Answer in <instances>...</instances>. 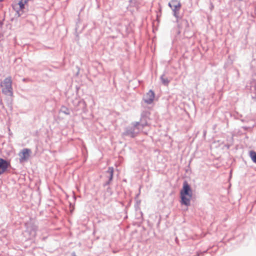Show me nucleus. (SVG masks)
Segmentation results:
<instances>
[{
    "mask_svg": "<svg viewBox=\"0 0 256 256\" xmlns=\"http://www.w3.org/2000/svg\"><path fill=\"white\" fill-rule=\"evenodd\" d=\"M181 204L188 206L190 204V200L192 198V192L190 184L187 182L183 183L182 188L180 192Z\"/></svg>",
    "mask_w": 256,
    "mask_h": 256,
    "instance_id": "1",
    "label": "nucleus"
},
{
    "mask_svg": "<svg viewBox=\"0 0 256 256\" xmlns=\"http://www.w3.org/2000/svg\"><path fill=\"white\" fill-rule=\"evenodd\" d=\"M138 124V123L132 122L130 126L126 128L124 132L122 133V136L131 138H135L139 133L138 130L136 127Z\"/></svg>",
    "mask_w": 256,
    "mask_h": 256,
    "instance_id": "2",
    "label": "nucleus"
},
{
    "mask_svg": "<svg viewBox=\"0 0 256 256\" xmlns=\"http://www.w3.org/2000/svg\"><path fill=\"white\" fill-rule=\"evenodd\" d=\"M31 152V150L29 148H24L20 152L19 154L20 158V163L28 161L30 156V153Z\"/></svg>",
    "mask_w": 256,
    "mask_h": 256,
    "instance_id": "3",
    "label": "nucleus"
},
{
    "mask_svg": "<svg viewBox=\"0 0 256 256\" xmlns=\"http://www.w3.org/2000/svg\"><path fill=\"white\" fill-rule=\"evenodd\" d=\"M155 94L154 92L150 90L143 97V100L147 104H151L154 100Z\"/></svg>",
    "mask_w": 256,
    "mask_h": 256,
    "instance_id": "4",
    "label": "nucleus"
},
{
    "mask_svg": "<svg viewBox=\"0 0 256 256\" xmlns=\"http://www.w3.org/2000/svg\"><path fill=\"white\" fill-rule=\"evenodd\" d=\"M38 226L34 224H31L26 228V232H28L31 237L34 238L36 235Z\"/></svg>",
    "mask_w": 256,
    "mask_h": 256,
    "instance_id": "5",
    "label": "nucleus"
},
{
    "mask_svg": "<svg viewBox=\"0 0 256 256\" xmlns=\"http://www.w3.org/2000/svg\"><path fill=\"white\" fill-rule=\"evenodd\" d=\"M10 163L4 159L0 158V175L7 170Z\"/></svg>",
    "mask_w": 256,
    "mask_h": 256,
    "instance_id": "6",
    "label": "nucleus"
},
{
    "mask_svg": "<svg viewBox=\"0 0 256 256\" xmlns=\"http://www.w3.org/2000/svg\"><path fill=\"white\" fill-rule=\"evenodd\" d=\"M182 6H180L179 4L176 6V7L171 8L173 12L174 16L176 18V22L178 23L180 20L181 19V16L180 14V10Z\"/></svg>",
    "mask_w": 256,
    "mask_h": 256,
    "instance_id": "7",
    "label": "nucleus"
},
{
    "mask_svg": "<svg viewBox=\"0 0 256 256\" xmlns=\"http://www.w3.org/2000/svg\"><path fill=\"white\" fill-rule=\"evenodd\" d=\"M28 0H18V4L20 7V10L17 11V14L18 16L22 15L21 12L24 8V5L28 2Z\"/></svg>",
    "mask_w": 256,
    "mask_h": 256,
    "instance_id": "8",
    "label": "nucleus"
},
{
    "mask_svg": "<svg viewBox=\"0 0 256 256\" xmlns=\"http://www.w3.org/2000/svg\"><path fill=\"white\" fill-rule=\"evenodd\" d=\"M1 86H4V87H8L12 86V80L10 76L6 78L0 84Z\"/></svg>",
    "mask_w": 256,
    "mask_h": 256,
    "instance_id": "9",
    "label": "nucleus"
},
{
    "mask_svg": "<svg viewBox=\"0 0 256 256\" xmlns=\"http://www.w3.org/2000/svg\"><path fill=\"white\" fill-rule=\"evenodd\" d=\"M2 92L3 94L6 95L12 96V86H10L8 87H5L3 88L2 90Z\"/></svg>",
    "mask_w": 256,
    "mask_h": 256,
    "instance_id": "10",
    "label": "nucleus"
},
{
    "mask_svg": "<svg viewBox=\"0 0 256 256\" xmlns=\"http://www.w3.org/2000/svg\"><path fill=\"white\" fill-rule=\"evenodd\" d=\"M250 90L252 92L255 94L254 96H252L253 98L256 100V80H253L250 83Z\"/></svg>",
    "mask_w": 256,
    "mask_h": 256,
    "instance_id": "11",
    "label": "nucleus"
},
{
    "mask_svg": "<svg viewBox=\"0 0 256 256\" xmlns=\"http://www.w3.org/2000/svg\"><path fill=\"white\" fill-rule=\"evenodd\" d=\"M106 172L109 174L108 180L111 182L113 179L114 168L112 166L108 167V170L106 171Z\"/></svg>",
    "mask_w": 256,
    "mask_h": 256,
    "instance_id": "12",
    "label": "nucleus"
},
{
    "mask_svg": "<svg viewBox=\"0 0 256 256\" xmlns=\"http://www.w3.org/2000/svg\"><path fill=\"white\" fill-rule=\"evenodd\" d=\"M160 80L162 84L164 86H168L170 82V80L167 77L165 76V74H162L160 77Z\"/></svg>",
    "mask_w": 256,
    "mask_h": 256,
    "instance_id": "13",
    "label": "nucleus"
},
{
    "mask_svg": "<svg viewBox=\"0 0 256 256\" xmlns=\"http://www.w3.org/2000/svg\"><path fill=\"white\" fill-rule=\"evenodd\" d=\"M134 123H138V125L136 126L138 130L140 132V130H142L144 127L147 126L148 123L146 122H143L141 119L140 122H134Z\"/></svg>",
    "mask_w": 256,
    "mask_h": 256,
    "instance_id": "14",
    "label": "nucleus"
},
{
    "mask_svg": "<svg viewBox=\"0 0 256 256\" xmlns=\"http://www.w3.org/2000/svg\"><path fill=\"white\" fill-rule=\"evenodd\" d=\"M180 6H182L181 3L178 0H171L170 2H169L168 5L170 8H172L176 7V6L178 5Z\"/></svg>",
    "mask_w": 256,
    "mask_h": 256,
    "instance_id": "15",
    "label": "nucleus"
},
{
    "mask_svg": "<svg viewBox=\"0 0 256 256\" xmlns=\"http://www.w3.org/2000/svg\"><path fill=\"white\" fill-rule=\"evenodd\" d=\"M250 157L252 160L254 164H256V152L254 150H250Z\"/></svg>",
    "mask_w": 256,
    "mask_h": 256,
    "instance_id": "16",
    "label": "nucleus"
},
{
    "mask_svg": "<svg viewBox=\"0 0 256 256\" xmlns=\"http://www.w3.org/2000/svg\"><path fill=\"white\" fill-rule=\"evenodd\" d=\"M60 112L66 115H69L70 114V110L65 106H62L60 110Z\"/></svg>",
    "mask_w": 256,
    "mask_h": 256,
    "instance_id": "17",
    "label": "nucleus"
},
{
    "mask_svg": "<svg viewBox=\"0 0 256 256\" xmlns=\"http://www.w3.org/2000/svg\"><path fill=\"white\" fill-rule=\"evenodd\" d=\"M180 24L181 25V26H184L186 28H188L189 26V24L188 21L186 19H182L181 18L180 20Z\"/></svg>",
    "mask_w": 256,
    "mask_h": 256,
    "instance_id": "18",
    "label": "nucleus"
},
{
    "mask_svg": "<svg viewBox=\"0 0 256 256\" xmlns=\"http://www.w3.org/2000/svg\"><path fill=\"white\" fill-rule=\"evenodd\" d=\"M106 192L109 194L110 196H112V191L110 187L108 186L106 188Z\"/></svg>",
    "mask_w": 256,
    "mask_h": 256,
    "instance_id": "19",
    "label": "nucleus"
},
{
    "mask_svg": "<svg viewBox=\"0 0 256 256\" xmlns=\"http://www.w3.org/2000/svg\"><path fill=\"white\" fill-rule=\"evenodd\" d=\"M110 184V182H109L108 180L106 181V182L104 183L103 184V186L104 187H106V186H107Z\"/></svg>",
    "mask_w": 256,
    "mask_h": 256,
    "instance_id": "20",
    "label": "nucleus"
},
{
    "mask_svg": "<svg viewBox=\"0 0 256 256\" xmlns=\"http://www.w3.org/2000/svg\"><path fill=\"white\" fill-rule=\"evenodd\" d=\"M72 256H76V252H72Z\"/></svg>",
    "mask_w": 256,
    "mask_h": 256,
    "instance_id": "21",
    "label": "nucleus"
},
{
    "mask_svg": "<svg viewBox=\"0 0 256 256\" xmlns=\"http://www.w3.org/2000/svg\"><path fill=\"white\" fill-rule=\"evenodd\" d=\"M236 74H237L238 76V75H239V72H238V70H236Z\"/></svg>",
    "mask_w": 256,
    "mask_h": 256,
    "instance_id": "22",
    "label": "nucleus"
},
{
    "mask_svg": "<svg viewBox=\"0 0 256 256\" xmlns=\"http://www.w3.org/2000/svg\"><path fill=\"white\" fill-rule=\"evenodd\" d=\"M82 102L84 104L86 105L85 102L84 101H82Z\"/></svg>",
    "mask_w": 256,
    "mask_h": 256,
    "instance_id": "23",
    "label": "nucleus"
},
{
    "mask_svg": "<svg viewBox=\"0 0 256 256\" xmlns=\"http://www.w3.org/2000/svg\"><path fill=\"white\" fill-rule=\"evenodd\" d=\"M38 70H42V69H40V68H38Z\"/></svg>",
    "mask_w": 256,
    "mask_h": 256,
    "instance_id": "24",
    "label": "nucleus"
},
{
    "mask_svg": "<svg viewBox=\"0 0 256 256\" xmlns=\"http://www.w3.org/2000/svg\"><path fill=\"white\" fill-rule=\"evenodd\" d=\"M2 104V100H0V104Z\"/></svg>",
    "mask_w": 256,
    "mask_h": 256,
    "instance_id": "25",
    "label": "nucleus"
},
{
    "mask_svg": "<svg viewBox=\"0 0 256 256\" xmlns=\"http://www.w3.org/2000/svg\"><path fill=\"white\" fill-rule=\"evenodd\" d=\"M132 0H129V2H130V3H131V2H132Z\"/></svg>",
    "mask_w": 256,
    "mask_h": 256,
    "instance_id": "26",
    "label": "nucleus"
},
{
    "mask_svg": "<svg viewBox=\"0 0 256 256\" xmlns=\"http://www.w3.org/2000/svg\"><path fill=\"white\" fill-rule=\"evenodd\" d=\"M23 81H26V79H25V78H24V79H23Z\"/></svg>",
    "mask_w": 256,
    "mask_h": 256,
    "instance_id": "27",
    "label": "nucleus"
},
{
    "mask_svg": "<svg viewBox=\"0 0 256 256\" xmlns=\"http://www.w3.org/2000/svg\"><path fill=\"white\" fill-rule=\"evenodd\" d=\"M4 0H0V2H2Z\"/></svg>",
    "mask_w": 256,
    "mask_h": 256,
    "instance_id": "28",
    "label": "nucleus"
}]
</instances>
